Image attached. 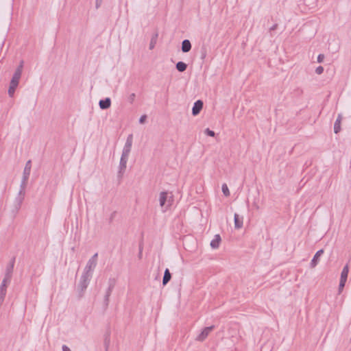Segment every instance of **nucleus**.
<instances>
[{
    "instance_id": "obj_1",
    "label": "nucleus",
    "mask_w": 351,
    "mask_h": 351,
    "mask_svg": "<svg viewBox=\"0 0 351 351\" xmlns=\"http://www.w3.org/2000/svg\"><path fill=\"white\" fill-rule=\"evenodd\" d=\"M27 180L28 178L24 177L22 178V180L20 184V190L14 201V206L16 212L20 209L21 204L24 200L25 195V190L27 186Z\"/></svg>"
},
{
    "instance_id": "obj_2",
    "label": "nucleus",
    "mask_w": 351,
    "mask_h": 351,
    "mask_svg": "<svg viewBox=\"0 0 351 351\" xmlns=\"http://www.w3.org/2000/svg\"><path fill=\"white\" fill-rule=\"evenodd\" d=\"M97 258L98 253H95L90 258H89L84 269L83 274L93 277V271L97 265Z\"/></svg>"
},
{
    "instance_id": "obj_3",
    "label": "nucleus",
    "mask_w": 351,
    "mask_h": 351,
    "mask_svg": "<svg viewBox=\"0 0 351 351\" xmlns=\"http://www.w3.org/2000/svg\"><path fill=\"white\" fill-rule=\"evenodd\" d=\"M92 278V276L86 275L85 274H82L80 277V282L77 285V288L80 291V296L82 297L83 295L84 292L88 286L90 281Z\"/></svg>"
},
{
    "instance_id": "obj_4",
    "label": "nucleus",
    "mask_w": 351,
    "mask_h": 351,
    "mask_svg": "<svg viewBox=\"0 0 351 351\" xmlns=\"http://www.w3.org/2000/svg\"><path fill=\"white\" fill-rule=\"evenodd\" d=\"M115 284H116V280L114 278H110L108 280V287L106 291V294L104 296V305L106 307L108 306L109 301H110V296L112 293V290L114 288Z\"/></svg>"
},
{
    "instance_id": "obj_5",
    "label": "nucleus",
    "mask_w": 351,
    "mask_h": 351,
    "mask_svg": "<svg viewBox=\"0 0 351 351\" xmlns=\"http://www.w3.org/2000/svg\"><path fill=\"white\" fill-rule=\"evenodd\" d=\"M132 142H133V135L129 134L127 137L126 142L123 147L121 154L129 156L131 149H132Z\"/></svg>"
},
{
    "instance_id": "obj_6",
    "label": "nucleus",
    "mask_w": 351,
    "mask_h": 351,
    "mask_svg": "<svg viewBox=\"0 0 351 351\" xmlns=\"http://www.w3.org/2000/svg\"><path fill=\"white\" fill-rule=\"evenodd\" d=\"M128 156H125L121 154L120 162H119V172H118V176L119 178H121L125 171L126 169V165L128 160Z\"/></svg>"
},
{
    "instance_id": "obj_7",
    "label": "nucleus",
    "mask_w": 351,
    "mask_h": 351,
    "mask_svg": "<svg viewBox=\"0 0 351 351\" xmlns=\"http://www.w3.org/2000/svg\"><path fill=\"white\" fill-rule=\"evenodd\" d=\"M215 328V326H210L206 327L203 329V330L199 333V335L196 337V340L199 341H204L206 337L208 336L210 332Z\"/></svg>"
},
{
    "instance_id": "obj_8",
    "label": "nucleus",
    "mask_w": 351,
    "mask_h": 351,
    "mask_svg": "<svg viewBox=\"0 0 351 351\" xmlns=\"http://www.w3.org/2000/svg\"><path fill=\"white\" fill-rule=\"evenodd\" d=\"M15 263V257H13L12 260L10 261V263L7 265L6 269H5V274L4 278L6 280H11L12 274L13 272V269Z\"/></svg>"
},
{
    "instance_id": "obj_9",
    "label": "nucleus",
    "mask_w": 351,
    "mask_h": 351,
    "mask_svg": "<svg viewBox=\"0 0 351 351\" xmlns=\"http://www.w3.org/2000/svg\"><path fill=\"white\" fill-rule=\"evenodd\" d=\"M19 79L12 77L8 91L10 97H12L14 96L15 90L19 85Z\"/></svg>"
},
{
    "instance_id": "obj_10",
    "label": "nucleus",
    "mask_w": 351,
    "mask_h": 351,
    "mask_svg": "<svg viewBox=\"0 0 351 351\" xmlns=\"http://www.w3.org/2000/svg\"><path fill=\"white\" fill-rule=\"evenodd\" d=\"M204 106V103L202 100H197L192 108V114L193 116L197 115L202 110Z\"/></svg>"
},
{
    "instance_id": "obj_11",
    "label": "nucleus",
    "mask_w": 351,
    "mask_h": 351,
    "mask_svg": "<svg viewBox=\"0 0 351 351\" xmlns=\"http://www.w3.org/2000/svg\"><path fill=\"white\" fill-rule=\"evenodd\" d=\"M234 228L236 229H240L243 226V217L235 213L234 216Z\"/></svg>"
},
{
    "instance_id": "obj_12",
    "label": "nucleus",
    "mask_w": 351,
    "mask_h": 351,
    "mask_svg": "<svg viewBox=\"0 0 351 351\" xmlns=\"http://www.w3.org/2000/svg\"><path fill=\"white\" fill-rule=\"evenodd\" d=\"M324 254V250H318L315 254L314 255L313 259L311 260V267L312 268L315 267L318 262H319V257Z\"/></svg>"
},
{
    "instance_id": "obj_13",
    "label": "nucleus",
    "mask_w": 351,
    "mask_h": 351,
    "mask_svg": "<svg viewBox=\"0 0 351 351\" xmlns=\"http://www.w3.org/2000/svg\"><path fill=\"white\" fill-rule=\"evenodd\" d=\"M99 108L102 110H106L111 106V99L109 97H106L104 99H101L99 102Z\"/></svg>"
},
{
    "instance_id": "obj_14",
    "label": "nucleus",
    "mask_w": 351,
    "mask_h": 351,
    "mask_svg": "<svg viewBox=\"0 0 351 351\" xmlns=\"http://www.w3.org/2000/svg\"><path fill=\"white\" fill-rule=\"evenodd\" d=\"M31 169H32V161L30 160H29L25 164V168L23 170V177L29 179L30 172H31Z\"/></svg>"
},
{
    "instance_id": "obj_15",
    "label": "nucleus",
    "mask_w": 351,
    "mask_h": 351,
    "mask_svg": "<svg viewBox=\"0 0 351 351\" xmlns=\"http://www.w3.org/2000/svg\"><path fill=\"white\" fill-rule=\"evenodd\" d=\"M168 192L167 191H162L160 193L159 195V202L160 206L163 208L165 206V204L168 199Z\"/></svg>"
},
{
    "instance_id": "obj_16",
    "label": "nucleus",
    "mask_w": 351,
    "mask_h": 351,
    "mask_svg": "<svg viewBox=\"0 0 351 351\" xmlns=\"http://www.w3.org/2000/svg\"><path fill=\"white\" fill-rule=\"evenodd\" d=\"M182 51L184 53H187L191 49V43L189 40L185 39L182 42Z\"/></svg>"
},
{
    "instance_id": "obj_17",
    "label": "nucleus",
    "mask_w": 351,
    "mask_h": 351,
    "mask_svg": "<svg viewBox=\"0 0 351 351\" xmlns=\"http://www.w3.org/2000/svg\"><path fill=\"white\" fill-rule=\"evenodd\" d=\"M341 119H342V116L341 114H338L337 116V118L335 122V124H334V132L335 134H337L340 132L341 130Z\"/></svg>"
},
{
    "instance_id": "obj_18",
    "label": "nucleus",
    "mask_w": 351,
    "mask_h": 351,
    "mask_svg": "<svg viewBox=\"0 0 351 351\" xmlns=\"http://www.w3.org/2000/svg\"><path fill=\"white\" fill-rule=\"evenodd\" d=\"M171 279V274L169 269H166L162 278V285L165 286Z\"/></svg>"
},
{
    "instance_id": "obj_19",
    "label": "nucleus",
    "mask_w": 351,
    "mask_h": 351,
    "mask_svg": "<svg viewBox=\"0 0 351 351\" xmlns=\"http://www.w3.org/2000/svg\"><path fill=\"white\" fill-rule=\"evenodd\" d=\"M221 237L219 234H216L214 239L210 241V247L213 249H217L219 246Z\"/></svg>"
},
{
    "instance_id": "obj_20",
    "label": "nucleus",
    "mask_w": 351,
    "mask_h": 351,
    "mask_svg": "<svg viewBox=\"0 0 351 351\" xmlns=\"http://www.w3.org/2000/svg\"><path fill=\"white\" fill-rule=\"evenodd\" d=\"M349 272L348 265H346L343 267L342 271L341 273L340 280L346 281L348 278V275Z\"/></svg>"
},
{
    "instance_id": "obj_21",
    "label": "nucleus",
    "mask_w": 351,
    "mask_h": 351,
    "mask_svg": "<svg viewBox=\"0 0 351 351\" xmlns=\"http://www.w3.org/2000/svg\"><path fill=\"white\" fill-rule=\"evenodd\" d=\"M176 69L180 72H184L187 68V64L182 61L178 62L176 65Z\"/></svg>"
},
{
    "instance_id": "obj_22",
    "label": "nucleus",
    "mask_w": 351,
    "mask_h": 351,
    "mask_svg": "<svg viewBox=\"0 0 351 351\" xmlns=\"http://www.w3.org/2000/svg\"><path fill=\"white\" fill-rule=\"evenodd\" d=\"M158 37V32H156L154 34H153V36L151 38V40H150V43H149V49H153L155 47Z\"/></svg>"
},
{
    "instance_id": "obj_23",
    "label": "nucleus",
    "mask_w": 351,
    "mask_h": 351,
    "mask_svg": "<svg viewBox=\"0 0 351 351\" xmlns=\"http://www.w3.org/2000/svg\"><path fill=\"white\" fill-rule=\"evenodd\" d=\"M22 71H23L22 69L16 68L14 73L12 77L17 78V79L20 80L21 77V74H22Z\"/></svg>"
},
{
    "instance_id": "obj_24",
    "label": "nucleus",
    "mask_w": 351,
    "mask_h": 351,
    "mask_svg": "<svg viewBox=\"0 0 351 351\" xmlns=\"http://www.w3.org/2000/svg\"><path fill=\"white\" fill-rule=\"evenodd\" d=\"M22 71H23L22 69L16 68L14 73L12 77L17 78V79L20 80L21 77V74H22Z\"/></svg>"
},
{
    "instance_id": "obj_25",
    "label": "nucleus",
    "mask_w": 351,
    "mask_h": 351,
    "mask_svg": "<svg viewBox=\"0 0 351 351\" xmlns=\"http://www.w3.org/2000/svg\"><path fill=\"white\" fill-rule=\"evenodd\" d=\"M221 190H222V192H223V195L226 197H228V196L230 195V191H229L228 187L226 184H222Z\"/></svg>"
},
{
    "instance_id": "obj_26",
    "label": "nucleus",
    "mask_w": 351,
    "mask_h": 351,
    "mask_svg": "<svg viewBox=\"0 0 351 351\" xmlns=\"http://www.w3.org/2000/svg\"><path fill=\"white\" fill-rule=\"evenodd\" d=\"M204 133L209 136L214 137L215 136V132L210 130L209 128H206L204 131Z\"/></svg>"
},
{
    "instance_id": "obj_27",
    "label": "nucleus",
    "mask_w": 351,
    "mask_h": 351,
    "mask_svg": "<svg viewBox=\"0 0 351 351\" xmlns=\"http://www.w3.org/2000/svg\"><path fill=\"white\" fill-rule=\"evenodd\" d=\"M346 282V281L340 280L339 285V293H341V292L342 291Z\"/></svg>"
},
{
    "instance_id": "obj_28",
    "label": "nucleus",
    "mask_w": 351,
    "mask_h": 351,
    "mask_svg": "<svg viewBox=\"0 0 351 351\" xmlns=\"http://www.w3.org/2000/svg\"><path fill=\"white\" fill-rule=\"evenodd\" d=\"M324 72V67L322 66H319L318 67L316 68L315 69V73L317 74V75H321L322 73H323Z\"/></svg>"
},
{
    "instance_id": "obj_29",
    "label": "nucleus",
    "mask_w": 351,
    "mask_h": 351,
    "mask_svg": "<svg viewBox=\"0 0 351 351\" xmlns=\"http://www.w3.org/2000/svg\"><path fill=\"white\" fill-rule=\"evenodd\" d=\"M146 119H147V116H146L145 114L142 115V116L140 117V119H139V123H140L141 124H143V123H144L145 122Z\"/></svg>"
},
{
    "instance_id": "obj_30",
    "label": "nucleus",
    "mask_w": 351,
    "mask_h": 351,
    "mask_svg": "<svg viewBox=\"0 0 351 351\" xmlns=\"http://www.w3.org/2000/svg\"><path fill=\"white\" fill-rule=\"evenodd\" d=\"M324 54H319L317 56V62L319 63H322L324 61Z\"/></svg>"
},
{
    "instance_id": "obj_31",
    "label": "nucleus",
    "mask_w": 351,
    "mask_h": 351,
    "mask_svg": "<svg viewBox=\"0 0 351 351\" xmlns=\"http://www.w3.org/2000/svg\"><path fill=\"white\" fill-rule=\"evenodd\" d=\"M135 97H136V95L134 93H132L130 94V95L128 97V100L132 104L133 103V101H134V99H135Z\"/></svg>"
},
{
    "instance_id": "obj_32",
    "label": "nucleus",
    "mask_w": 351,
    "mask_h": 351,
    "mask_svg": "<svg viewBox=\"0 0 351 351\" xmlns=\"http://www.w3.org/2000/svg\"><path fill=\"white\" fill-rule=\"evenodd\" d=\"M102 3V0H96V8H99Z\"/></svg>"
},
{
    "instance_id": "obj_33",
    "label": "nucleus",
    "mask_w": 351,
    "mask_h": 351,
    "mask_svg": "<svg viewBox=\"0 0 351 351\" xmlns=\"http://www.w3.org/2000/svg\"><path fill=\"white\" fill-rule=\"evenodd\" d=\"M62 351H71V349L66 345L62 346Z\"/></svg>"
},
{
    "instance_id": "obj_34",
    "label": "nucleus",
    "mask_w": 351,
    "mask_h": 351,
    "mask_svg": "<svg viewBox=\"0 0 351 351\" xmlns=\"http://www.w3.org/2000/svg\"><path fill=\"white\" fill-rule=\"evenodd\" d=\"M115 215H116V212H113L111 214L110 217V222H111L113 220L114 217H115Z\"/></svg>"
},
{
    "instance_id": "obj_35",
    "label": "nucleus",
    "mask_w": 351,
    "mask_h": 351,
    "mask_svg": "<svg viewBox=\"0 0 351 351\" xmlns=\"http://www.w3.org/2000/svg\"><path fill=\"white\" fill-rule=\"evenodd\" d=\"M277 27H278V24H274V25H272L270 27L269 30L270 31H274V30H275L277 28Z\"/></svg>"
},
{
    "instance_id": "obj_36",
    "label": "nucleus",
    "mask_w": 351,
    "mask_h": 351,
    "mask_svg": "<svg viewBox=\"0 0 351 351\" xmlns=\"http://www.w3.org/2000/svg\"><path fill=\"white\" fill-rule=\"evenodd\" d=\"M17 68L22 69L23 68V61H21L19 65L17 66Z\"/></svg>"
},
{
    "instance_id": "obj_37",
    "label": "nucleus",
    "mask_w": 351,
    "mask_h": 351,
    "mask_svg": "<svg viewBox=\"0 0 351 351\" xmlns=\"http://www.w3.org/2000/svg\"><path fill=\"white\" fill-rule=\"evenodd\" d=\"M142 254V249L141 247H140V252H139V254H138V256H141Z\"/></svg>"
}]
</instances>
